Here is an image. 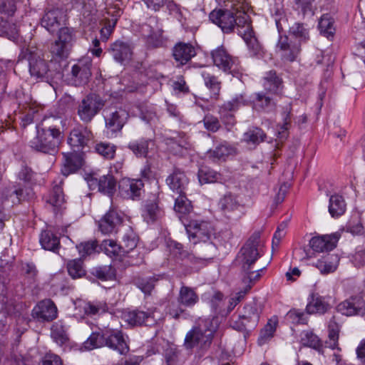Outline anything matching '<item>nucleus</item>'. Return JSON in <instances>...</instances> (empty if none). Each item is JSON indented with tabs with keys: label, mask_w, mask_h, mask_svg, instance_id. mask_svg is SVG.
Returning a JSON list of instances; mask_svg holds the SVG:
<instances>
[{
	"label": "nucleus",
	"mask_w": 365,
	"mask_h": 365,
	"mask_svg": "<svg viewBox=\"0 0 365 365\" xmlns=\"http://www.w3.org/2000/svg\"><path fill=\"white\" fill-rule=\"evenodd\" d=\"M210 21L217 25L224 33L230 34L243 30L250 22V16L245 11L238 8L213 10L209 16Z\"/></svg>",
	"instance_id": "obj_3"
},
{
	"label": "nucleus",
	"mask_w": 365,
	"mask_h": 365,
	"mask_svg": "<svg viewBox=\"0 0 365 365\" xmlns=\"http://www.w3.org/2000/svg\"><path fill=\"white\" fill-rule=\"evenodd\" d=\"M259 240V232H254L238 253L237 261L241 264L242 270L251 269L260 257V250L258 248Z\"/></svg>",
	"instance_id": "obj_7"
},
{
	"label": "nucleus",
	"mask_w": 365,
	"mask_h": 365,
	"mask_svg": "<svg viewBox=\"0 0 365 365\" xmlns=\"http://www.w3.org/2000/svg\"><path fill=\"white\" fill-rule=\"evenodd\" d=\"M142 32L145 37L148 47L155 48L165 45V38L163 36V29L158 25L156 18H150L148 23L143 26Z\"/></svg>",
	"instance_id": "obj_15"
},
{
	"label": "nucleus",
	"mask_w": 365,
	"mask_h": 365,
	"mask_svg": "<svg viewBox=\"0 0 365 365\" xmlns=\"http://www.w3.org/2000/svg\"><path fill=\"white\" fill-rule=\"evenodd\" d=\"M329 340L325 342V347H329L331 349H337L338 347V339L339 327V324L335 322V318L333 317L329 322Z\"/></svg>",
	"instance_id": "obj_49"
},
{
	"label": "nucleus",
	"mask_w": 365,
	"mask_h": 365,
	"mask_svg": "<svg viewBox=\"0 0 365 365\" xmlns=\"http://www.w3.org/2000/svg\"><path fill=\"white\" fill-rule=\"evenodd\" d=\"M143 187L140 179L123 178L119 182V193L123 198L136 200L140 197Z\"/></svg>",
	"instance_id": "obj_22"
},
{
	"label": "nucleus",
	"mask_w": 365,
	"mask_h": 365,
	"mask_svg": "<svg viewBox=\"0 0 365 365\" xmlns=\"http://www.w3.org/2000/svg\"><path fill=\"white\" fill-rule=\"evenodd\" d=\"M282 81L274 71L266 73L263 78V86L266 91L269 93L279 94L282 88Z\"/></svg>",
	"instance_id": "obj_35"
},
{
	"label": "nucleus",
	"mask_w": 365,
	"mask_h": 365,
	"mask_svg": "<svg viewBox=\"0 0 365 365\" xmlns=\"http://www.w3.org/2000/svg\"><path fill=\"white\" fill-rule=\"evenodd\" d=\"M87 182L90 189H97L98 191L110 197L116 191L117 182L112 175H104L99 178L91 175L88 177Z\"/></svg>",
	"instance_id": "obj_20"
},
{
	"label": "nucleus",
	"mask_w": 365,
	"mask_h": 365,
	"mask_svg": "<svg viewBox=\"0 0 365 365\" xmlns=\"http://www.w3.org/2000/svg\"><path fill=\"white\" fill-rule=\"evenodd\" d=\"M201 75L205 85L211 92V96L217 99L220 94L221 82L218 81L216 76L206 71H202Z\"/></svg>",
	"instance_id": "obj_48"
},
{
	"label": "nucleus",
	"mask_w": 365,
	"mask_h": 365,
	"mask_svg": "<svg viewBox=\"0 0 365 365\" xmlns=\"http://www.w3.org/2000/svg\"><path fill=\"white\" fill-rule=\"evenodd\" d=\"M173 253L181 259H187L196 266H203L207 262V255H201L200 249L196 248L194 253H189L183 250L182 244L172 242L170 244Z\"/></svg>",
	"instance_id": "obj_23"
},
{
	"label": "nucleus",
	"mask_w": 365,
	"mask_h": 365,
	"mask_svg": "<svg viewBox=\"0 0 365 365\" xmlns=\"http://www.w3.org/2000/svg\"><path fill=\"white\" fill-rule=\"evenodd\" d=\"M289 34L291 35L289 38L299 41L300 43L309 38V31L302 24H294L289 28Z\"/></svg>",
	"instance_id": "obj_57"
},
{
	"label": "nucleus",
	"mask_w": 365,
	"mask_h": 365,
	"mask_svg": "<svg viewBox=\"0 0 365 365\" xmlns=\"http://www.w3.org/2000/svg\"><path fill=\"white\" fill-rule=\"evenodd\" d=\"M0 36L15 41L19 36V31L16 26L7 21L0 22Z\"/></svg>",
	"instance_id": "obj_58"
},
{
	"label": "nucleus",
	"mask_w": 365,
	"mask_h": 365,
	"mask_svg": "<svg viewBox=\"0 0 365 365\" xmlns=\"http://www.w3.org/2000/svg\"><path fill=\"white\" fill-rule=\"evenodd\" d=\"M155 141L150 138H141L131 141L128 148L138 158H147L149 153L155 149Z\"/></svg>",
	"instance_id": "obj_29"
},
{
	"label": "nucleus",
	"mask_w": 365,
	"mask_h": 365,
	"mask_svg": "<svg viewBox=\"0 0 365 365\" xmlns=\"http://www.w3.org/2000/svg\"><path fill=\"white\" fill-rule=\"evenodd\" d=\"M103 106L104 101L100 96L89 93L79 103L77 114L82 122L88 123L91 122Z\"/></svg>",
	"instance_id": "obj_9"
},
{
	"label": "nucleus",
	"mask_w": 365,
	"mask_h": 365,
	"mask_svg": "<svg viewBox=\"0 0 365 365\" xmlns=\"http://www.w3.org/2000/svg\"><path fill=\"white\" fill-rule=\"evenodd\" d=\"M190 242L194 245L200 244L196 248L200 249L201 255H207V262L210 261L216 248L210 242L215 233L214 227L207 221L192 220L185 226Z\"/></svg>",
	"instance_id": "obj_4"
},
{
	"label": "nucleus",
	"mask_w": 365,
	"mask_h": 365,
	"mask_svg": "<svg viewBox=\"0 0 365 365\" xmlns=\"http://www.w3.org/2000/svg\"><path fill=\"white\" fill-rule=\"evenodd\" d=\"M277 48L282 51V57L284 60L292 62L300 53L301 43L297 39L289 38L287 36H280Z\"/></svg>",
	"instance_id": "obj_19"
},
{
	"label": "nucleus",
	"mask_w": 365,
	"mask_h": 365,
	"mask_svg": "<svg viewBox=\"0 0 365 365\" xmlns=\"http://www.w3.org/2000/svg\"><path fill=\"white\" fill-rule=\"evenodd\" d=\"M158 279L155 276L139 277L135 279V285L145 294H150L155 287Z\"/></svg>",
	"instance_id": "obj_60"
},
{
	"label": "nucleus",
	"mask_w": 365,
	"mask_h": 365,
	"mask_svg": "<svg viewBox=\"0 0 365 365\" xmlns=\"http://www.w3.org/2000/svg\"><path fill=\"white\" fill-rule=\"evenodd\" d=\"M195 55V47L189 43H178L173 48V58L178 63L177 66L185 65Z\"/></svg>",
	"instance_id": "obj_26"
},
{
	"label": "nucleus",
	"mask_w": 365,
	"mask_h": 365,
	"mask_svg": "<svg viewBox=\"0 0 365 365\" xmlns=\"http://www.w3.org/2000/svg\"><path fill=\"white\" fill-rule=\"evenodd\" d=\"M246 42L252 56H257L260 53L261 46L254 35L251 22L244 27L243 30H240V34Z\"/></svg>",
	"instance_id": "obj_34"
},
{
	"label": "nucleus",
	"mask_w": 365,
	"mask_h": 365,
	"mask_svg": "<svg viewBox=\"0 0 365 365\" xmlns=\"http://www.w3.org/2000/svg\"><path fill=\"white\" fill-rule=\"evenodd\" d=\"M123 318L132 326H153L160 319L156 308H149L146 311L134 309L123 313Z\"/></svg>",
	"instance_id": "obj_10"
},
{
	"label": "nucleus",
	"mask_w": 365,
	"mask_h": 365,
	"mask_svg": "<svg viewBox=\"0 0 365 365\" xmlns=\"http://www.w3.org/2000/svg\"><path fill=\"white\" fill-rule=\"evenodd\" d=\"M338 240L336 234L314 237L310 240L309 245L315 252H329L336 247Z\"/></svg>",
	"instance_id": "obj_27"
},
{
	"label": "nucleus",
	"mask_w": 365,
	"mask_h": 365,
	"mask_svg": "<svg viewBox=\"0 0 365 365\" xmlns=\"http://www.w3.org/2000/svg\"><path fill=\"white\" fill-rule=\"evenodd\" d=\"M62 182L63 180L61 179L58 182L56 181L54 182L56 184L53 185L52 191L46 200V202L54 207H60L64 202V195L61 185Z\"/></svg>",
	"instance_id": "obj_47"
},
{
	"label": "nucleus",
	"mask_w": 365,
	"mask_h": 365,
	"mask_svg": "<svg viewBox=\"0 0 365 365\" xmlns=\"http://www.w3.org/2000/svg\"><path fill=\"white\" fill-rule=\"evenodd\" d=\"M99 249L109 256L118 255L122 252L121 246L118 245L113 240H104L101 244Z\"/></svg>",
	"instance_id": "obj_61"
},
{
	"label": "nucleus",
	"mask_w": 365,
	"mask_h": 365,
	"mask_svg": "<svg viewBox=\"0 0 365 365\" xmlns=\"http://www.w3.org/2000/svg\"><path fill=\"white\" fill-rule=\"evenodd\" d=\"M83 310L88 315H95L104 313L108 310V306L106 302H87L84 304Z\"/></svg>",
	"instance_id": "obj_64"
},
{
	"label": "nucleus",
	"mask_w": 365,
	"mask_h": 365,
	"mask_svg": "<svg viewBox=\"0 0 365 365\" xmlns=\"http://www.w3.org/2000/svg\"><path fill=\"white\" fill-rule=\"evenodd\" d=\"M68 326L63 320H58L52 325L51 336L58 345L61 346L68 341Z\"/></svg>",
	"instance_id": "obj_37"
},
{
	"label": "nucleus",
	"mask_w": 365,
	"mask_h": 365,
	"mask_svg": "<svg viewBox=\"0 0 365 365\" xmlns=\"http://www.w3.org/2000/svg\"><path fill=\"white\" fill-rule=\"evenodd\" d=\"M339 260L336 255H328L318 259L315 266L322 274H327L334 272L336 269Z\"/></svg>",
	"instance_id": "obj_41"
},
{
	"label": "nucleus",
	"mask_w": 365,
	"mask_h": 365,
	"mask_svg": "<svg viewBox=\"0 0 365 365\" xmlns=\"http://www.w3.org/2000/svg\"><path fill=\"white\" fill-rule=\"evenodd\" d=\"M166 183L173 192L183 195L186 193L189 179L184 171L179 168H175L166 178Z\"/></svg>",
	"instance_id": "obj_25"
},
{
	"label": "nucleus",
	"mask_w": 365,
	"mask_h": 365,
	"mask_svg": "<svg viewBox=\"0 0 365 365\" xmlns=\"http://www.w3.org/2000/svg\"><path fill=\"white\" fill-rule=\"evenodd\" d=\"M101 25L102 26L100 30L101 39L103 41H106L110 36L116 25V17H114L113 19H109L108 17L103 18L101 21Z\"/></svg>",
	"instance_id": "obj_56"
},
{
	"label": "nucleus",
	"mask_w": 365,
	"mask_h": 365,
	"mask_svg": "<svg viewBox=\"0 0 365 365\" xmlns=\"http://www.w3.org/2000/svg\"><path fill=\"white\" fill-rule=\"evenodd\" d=\"M248 103L245 94L240 93L224 102L219 108L235 113L240 108L247 106Z\"/></svg>",
	"instance_id": "obj_46"
},
{
	"label": "nucleus",
	"mask_w": 365,
	"mask_h": 365,
	"mask_svg": "<svg viewBox=\"0 0 365 365\" xmlns=\"http://www.w3.org/2000/svg\"><path fill=\"white\" fill-rule=\"evenodd\" d=\"M167 365H176L180 361V351L174 344H168L163 353Z\"/></svg>",
	"instance_id": "obj_53"
},
{
	"label": "nucleus",
	"mask_w": 365,
	"mask_h": 365,
	"mask_svg": "<svg viewBox=\"0 0 365 365\" xmlns=\"http://www.w3.org/2000/svg\"><path fill=\"white\" fill-rule=\"evenodd\" d=\"M138 237L130 227H128L122 239V252L128 253L135 249L138 245Z\"/></svg>",
	"instance_id": "obj_45"
},
{
	"label": "nucleus",
	"mask_w": 365,
	"mask_h": 365,
	"mask_svg": "<svg viewBox=\"0 0 365 365\" xmlns=\"http://www.w3.org/2000/svg\"><path fill=\"white\" fill-rule=\"evenodd\" d=\"M28 61L29 73L31 76L37 78H48L51 72L48 62L43 58V55L38 50H29Z\"/></svg>",
	"instance_id": "obj_16"
},
{
	"label": "nucleus",
	"mask_w": 365,
	"mask_h": 365,
	"mask_svg": "<svg viewBox=\"0 0 365 365\" xmlns=\"http://www.w3.org/2000/svg\"><path fill=\"white\" fill-rule=\"evenodd\" d=\"M292 107L291 104H287L283 108V110L282 112V118L283 120V124L279 126L277 130V138L280 141H283L287 138L289 135V128L291 123V114Z\"/></svg>",
	"instance_id": "obj_44"
},
{
	"label": "nucleus",
	"mask_w": 365,
	"mask_h": 365,
	"mask_svg": "<svg viewBox=\"0 0 365 365\" xmlns=\"http://www.w3.org/2000/svg\"><path fill=\"white\" fill-rule=\"evenodd\" d=\"M277 324V318L271 319L268 321L264 327L261 330L259 341L260 343H264L267 340L271 339L276 331Z\"/></svg>",
	"instance_id": "obj_63"
},
{
	"label": "nucleus",
	"mask_w": 365,
	"mask_h": 365,
	"mask_svg": "<svg viewBox=\"0 0 365 365\" xmlns=\"http://www.w3.org/2000/svg\"><path fill=\"white\" fill-rule=\"evenodd\" d=\"M318 27L320 33L324 36L328 38L333 37L335 31L334 21L328 14H324L321 17Z\"/></svg>",
	"instance_id": "obj_51"
},
{
	"label": "nucleus",
	"mask_w": 365,
	"mask_h": 365,
	"mask_svg": "<svg viewBox=\"0 0 365 365\" xmlns=\"http://www.w3.org/2000/svg\"><path fill=\"white\" fill-rule=\"evenodd\" d=\"M99 247L97 241L90 240L80 243L76 247L80 255L82 257H86L99 252Z\"/></svg>",
	"instance_id": "obj_55"
},
{
	"label": "nucleus",
	"mask_w": 365,
	"mask_h": 365,
	"mask_svg": "<svg viewBox=\"0 0 365 365\" xmlns=\"http://www.w3.org/2000/svg\"><path fill=\"white\" fill-rule=\"evenodd\" d=\"M213 319H199L193 327L186 334L184 346L187 349H195L196 353L203 356L210 349L215 331Z\"/></svg>",
	"instance_id": "obj_1"
},
{
	"label": "nucleus",
	"mask_w": 365,
	"mask_h": 365,
	"mask_svg": "<svg viewBox=\"0 0 365 365\" xmlns=\"http://www.w3.org/2000/svg\"><path fill=\"white\" fill-rule=\"evenodd\" d=\"M63 159L61 173L64 176H68L76 172L82 166L83 158L81 154L76 150L72 153H64Z\"/></svg>",
	"instance_id": "obj_30"
},
{
	"label": "nucleus",
	"mask_w": 365,
	"mask_h": 365,
	"mask_svg": "<svg viewBox=\"0 0 365 365\" xmlns=\"http://www.w3.org/2000/svg\"><path fill=\"white\" fill-rule=\"evenodd\" d=\"M218 178L219 174L207 167H202L198 170V180L201 185L216 182Z\"/></svg>",
	"instance_id": "obj_59"
},
{
	"label": "nucleus",
	"mask_w": 365,
	"mask_h": 365,
	"mask_svg": "<svg viewBox=\"0 0 365 365\" xmlns=\"http://www.w3.org/2000/svg\"><path fill=\"white\" fill-rule=\"evenodd\" d=\"M121 222V216L115 210H110L99 221V230L103 234L109 235L116 232Z\"/></svg>",
	"instance_id": "obj_28"
},
{
	"label": "nucleus",
	"mask_w": 365,
	"mask_h": 365,
	"mask_svg": "<svg viewBox=\"0 0 365 365\" xmlns=\"http://www.w3.org/2000/svg\"><path fill=\"white\" fill-rule=\"evenodd\" d=\"M337 310L348 317L363 316L365 314V300L360 295L350 297L338 304Z\"/></svg>",
	"instance_id": "obj_18"
},
{
	"label": "nucleus",
	"mask_w": 365,
	"mask_h": 365,
	"mask_svg": "<svg viewBox=\"0 0 365 365\" xmlns=\"http://www.w3.org/2000/svg\"><path fill=\"white\" fill-rule=\"evenodd\" d=\"M329 304L323 297L312 294L306 307V311L309 314H324L330 309Z\"/></svg>",
	"instance_id": "obj_38"
},
{
	"label": "nucleus",
	"mask_w": 365,
	"mask_h": 365,
	"mask_svg": "<svg viewBox=\"0 0 365 365\" xmlns=\"http://www.w3.org/2000/svg\"><path fill=\"white\" fill-rule=\"evenodd\" d=\"M34 318L40 322H50L57 317V308L51 299L41 301L32 310Z\"/></svg>",
	"instance_id": "obj_24"
},
{
	"label": "nucleus",
	"mask_w": 365,
	"mask_h": 365,
	"mask_svg": "<svg viewBox=\"0 0 365 365\" xmlns=\"http://www.w3.org/2000/svg\"><path fill=\"white\" fill-rule=\"evenodd\" d=\"M110 51L113 58L119 63L128 61L132 56L133 51L130 45L120 40H118L110 45Z\"/></svg>",
	"instance_id": "obj_31"
},
{
	"label": "nucleus",
	"mask_w": 365,
	"mask_h": 365,
	"mask_svg": "<svg viewBox=\"0 0 365 365\" xmlns=\"http://www.w3.org/2000/svg\"><path fill=\"white\" fill-rule=\"evenodd\" d=\"M161 215V210L155 201H146L142 212V216L148 223L156 221Z\"/></svg>",
	"instance_id": "obj_43"
},
{
	"label": "nucleus",
	"mask_w": 365,
	"mask_h": 365,
	"mask_svg": "<svg viewBox=\"0 0 365 365\" xmlns=\"http://www.w3.org/2000/svg\"><path fill=\"white\" fill-rule=\"evenodd\" d=\"M39 242L42 248L46 250L56 252L60 247L59 238L49 230H43L41 232Z\"/></svg>",
	"instance_id": "obj_42"
},
{
	"label": "nucleus",
	"mask_w": 365,
	"mask_h": 365,
	"mask_svg": "<svg viewBox=\"0 0 365 365\" xmlns=\"http://www.w3.org/2000/svg\"><path fill=\"white\" fill-rule=\"evenodd\" d=\"M0 302L2 303L0 310V329L4 328L7 325L9 319L13 317L15 318L17 326L19 324L28 325L27 319L16 311L13 299H8L2 294L0 296Z\"/></svg>",
	"instance_id": "obj_14"
},
{
	"label": "nucleus",
	"mask_w": 365,
	"mask_h": 365,
	"mask_svg": "<svg viewBox=\"0 0 365 365\" xmlns=\"http://www.w3.org/2000/svg\"><path fill=\"white\" fill-rule=\"evenodd\" d=\"M128 118V112L124 109H118L111 112L106 117V127L112 132L120 130Z\"/></svg>",
	"instance_id": "obj_33"
},
{
	"label": "nucleus",
	"mask_w": 365,
	"mask_h": 365,
	"mask_svg": "<svg viewBox=\"0 0 365 365\" xmlns=\"http://www.w3.org/2000/svg\"><path fill=\"white\" fill-rule=\"evenodd\" d=\"M302 343L307 346L312 347L318 350L319 352L322 351V344L319 337L311 331H305L302 337Z\"/></svg>",
	"instance_id": "obj_62"
},
{
	"label": "nucleus",
	"mask_w": 365,
	"mask_h": 365,
	"mask_svg": "<svg viewBox=\"0 0 365 365\" xmlns=\"http://www.w3.org/2000/svg\"><path fill=\"white\" fill-rule=\"evenodd\" d=\"M48 126L38 130L37 135L29 143L30 147L36 151L53 155L58 152L61 140L59 125L62 120L58 117H51L46 120Z\"/></svg>",
	"instance_id": "obj_2"
},
{
	"label": "nucleus",
	"mask_w": 365,
	"mask_h": 365,
	"mask_svg": "<svg viewBox=\"0 0 365 365\" xmlns=\"http://www.w3.org/2000/svg\"><path fill=\"white\" fill-rule=\"evenodd\" d=\"M219 206L224 215L227 217L235 211L239 210L242 207V205L238 200L237 196L231 193L226 194L219 202Z\"/></svg>",
	"instance_id": "obj_39"
},
{
	"label": "nucleus",
	"mask_w": 365,
	"mask_h": 365,
	"mask_svg": "<svg viewBox=\"0 0 365 365\" xmlns=\"http://www.w3.org/2000/svg\"><path fill=\"white\" fill-rule=\"evenodd\" d=\"M262 310L261 304L257 302L246 304L237 319L232 321V327L240 331L254 329L259 322Z\"/></svg>",
	"instance_id": "obj_6"
},
{
	"label": "nucleus",
	"mask_w": 365,
	"mask_h": 365,
	"mask_svg": "<svg viewBox=\"0 0 365 365\" xmlns=\"http://www.w3.org/2000/svg\"><path fill=\"white\" fill-rule=\"evenodd\" d=\"M212 58L216 66L225 73H230L233 77L240 78L241 73L235 60L227 52L223 46L217 47L211 53Z\"/></svg>",
	"instance_id": "obj_13"
},
{
	"label": "nucleus",
	"mask_w": 365,
	"mask_h": 365,
	"mask_svg": "<svg viewBox=\"0 0 365 365\" xmlns=\"http://www.w3.org/2000/svg\"><path fill=\"white\" fill-rule=\"evenodd\" d=\"M234 152L235 148L227 142H224L217 145L215 149L210 150L207 153V157L214 162L225 160L226 157Z\"/></svg>",
	"instance_id": "obj_40"
},
{
	"label": "nucleus",
	"mask_w": 365,
	"mask_h": 365,
	"mask_svg": "<svg viewBox=\"0 0 365 365\" xmlns=\"http://www.w3.org/2000/svg\"><path fill=\"white\" fill-rule=\"evenodd\" d=\"M93 139L90 129L82 125L73 128L68 138V143L77 152H79Z\"/></svg>",
	"instance_id": "obj_21"
},
{
	"label": "nucleus",
	"mask_w": 365,
	"mask_h": 365,
	"mask_svg": "<svg viewBox=\"0 0 365 365\" xmlns=\"http://www.w3.org/2000/svg\"><path fill=\"white\" fill-rule=\"evenodd\" d=\"M67 21L66 11L62 8H49L45 11L41 18V24L48 32H60Z\"/></svg>",
	"instance_id": "obj_12"
},
{
	"label": "nucleus",
	"mask_w": 365,
	"mask_h": 365,
	"mask_svg": "<svg viewBox=\"0 0 365 365\" xmlns=\"http://www.w3.org/2000/svg\"><path fill=\"white\" fill-rule=\"evenodd\" d=\"M95 151L106 159L111 160L114 158L116 147L112 143L100 142L95 145Z\"/></svg>",
	"instance_id": "obj_52"
},
{
	"label": "nucleus",
	"mask_w": 365,
	"mask_h": 365,
	"mask_svg": "<svg viewBox=\"0 0 365 365\" xmlns=\"http://www.w3.org/2000/svg\"><path fill=\"white\" fill-rule=\"evenodd\" d=\"M346 210V203L342 195L334 194L329 197L328 210L332 217L343 215Z\"/></svg>",
	"instance_id": "obj_36"
},
{
	"label": "nucleus",
	"mask_w": 365,
	"mask_h": 365,
	"mask_svg": "<svg viewBox=\"0 0 365 365\" xmlns=\"http://www.w3.org/2000/svg\"><path fill=\"white\" fill-rule=\"evenodd\" d=\"M92 62L89 58H83L74 63L68 73V81L75 86L86 84L91 76Z\"/></svg>",
	"instance_id": "obj_11"
},
{
	"label": "nucleus",
	"mask_w": 365,
	"mask_h": 365,
	"mask_svg": "<svg viewBox=\"0 0 365 365\" xmlns=\"http://www.w3.org/2000/svg\"><path fill=\"white\" fill-rule=\"evenodd\" d=\"M67 269L69 275L73 279L81 278L85 275L86 271L81 259L71 260L67 264Z\"/></svg>",
	"instance_id": "obj_54"
},
{
	"label": "nucleus",
	"mask_w": 365,
	"mask_h": 365,
	"mask_svg": "<svg viewBox=\"0 0 365 365\" xmlns=\"http://www.w3.org/2000/svg\"><path fill=\"white\" fill-rule=\"evenodd\" d=\"M73 41V34L69 28H62L58 33V39L51 46L50 50L53 56L66 58L68 55Z\"/></svg>",
	"instance_id": "obj_17"
},
{
	"label": "nucleus",
	"mask_w": 365,
	"mask_h": 365,
	"mask_svg": "<svg viewBox=\"0 0 365 365\" xmlns=\"http://www.w3.org/2000/svg\"><path fill=\"white\" fill-rule=\"evenodd\" d=\"M199 302V297L195 291L187 286H182L178 297V304L171 303L169 305L168 314L174 319H178L185 314L183 307L191 308Z\"/></svg>",
	"instance_id": "obj_8"
},
{
	"label": "nucleus",
	"mask_w": 365,
	"mask_h": 365,
	"mask_svg": "<svg viewBox=\"0 0 365 365\" xmlns=\"http://www.w3.org/2000/svg\"><path fill=\"white\" fill-rule=\"evenodd\" d=\"M271 95L272 94L267 91L255 93L252 100L253 108L258 111L272 110L276 106V103Z\"/></svg>",
	"instance_id": "obj_32"
},
{
	"label": "nucleus",
	"mask_w": 365,
	"mask_h": 365,
	"mask_svg": "<svg viewBox=\"0 0 365 365\" xmlns=\"http://www.w3.org/2000/svg\"><path fill=\"white\" fill-rule=\"evenodd\" d=\"M83 344L88 350L106 346L121 355L126 354L129 351L122 331L109 328L101 330V333H92Z\"/></svg>",
	"instance_id": "obj_5"
},
{
	"label": "nucleus",
	"mask_w": 365,
	"mask_h": 365,
	"mask_svg": "<svg viewBox=\"0 0 365 365\" xmlns=\"http://www.w3.org/2000/svg\"><path fill=\"white\" fill-rule=\"evenodd\" d=\"M266 138V134L259 128H250L243 135V140L252 145H258L263 142Z\"/></svg>",
	"instance_id": "obj_50"
}]
</instances>
